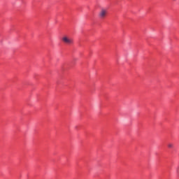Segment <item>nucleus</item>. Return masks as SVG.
Instances as JSON below:
<instances>
[{
	"label": "nucleus",
	"instance_id": "1",
	"mask_svg": "<svg viewBox=\"0 0 179 179\" xmlns=\"http://www.w3.org/2000/svg\"><path fill=\"white\" fill-rule=\"evenodd\" d=\"M62 41L67 45H72L73 44V39L68 36H64L62 38Z\"/></svg>",
	"mask_w": 179,
	"mask_h": 179
},
{
	"label": "nucleus",
	"instance_id": "2",
	"mask_svg": "<svg viewBox=\"0 0 179 179\" xmlns=\"http://www.w3.org/2000/svg\"><path fill=\"white\" fill-rule=\"evenodd\" d=\"M108 11L106 9H101V11L99 12V16L100 19H104L106 16H107Z\"/></svg>",
	"mask_w": 179,
	"mask_h": 179
},
{
	"label": "nucleus",
	"instance_id": "3",
	"mask_svg": "<svg viewBox=\"0 0 179 179\" xmlns=\"http://www.w3.org/2000/svg\"><path fill=\"white\" fill-rule=\"evenodd\" d=\"M173 143H169L168 144V148H169V149H172V148H173Z\"/></svg>",
	"mask_w": 179,
	"mask_h": 179
},
{
	"label": "nucleus",
	"instance_id": "4",
	"mask_svg": "<svg viewBox=\"0 0 179 179\" xmlns=\"http://www.w3.org/2000/svg\"><path fill=\"white\" fill-rule=\"evenodd\" d=\"M173 1H176V0H173Z\"/></svg>",
	"mask_w": 179,
	"mask_h": 179
}]
</instances>
